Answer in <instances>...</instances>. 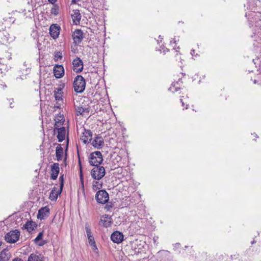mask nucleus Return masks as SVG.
I'll return each instance as SVG.
<instances>
[{"label": "nucleus", "mask_w": 261, "mask_h": 261, "mask_svg": "<svg viewBox=\"0 0 261 261\" xmlns=\"http://www.w3.org/2000/svg\"><path fill=\"white\" fill-rule=\"evenodd\" d=\"M50 12L52 14H54L55 16L57 15L58 14V8H57L56 7L52 8Z\"/></svg>", "instance_id": "33"}, {"label": "nucleus", "mask_w": 261, "mask_h": 261, "mask_svg": "<svg viewBox=\"0 0 261 261\" xmlns=\"http://www.w3.org/2000/svg\"><path fill=\"white\" fill-rule=\"evenodd\" d=\"M111 239L113 242L119 244L123 240V235L119 231H116L111 234Z\"/></svg>", "instance_id": "11"}, {"label": "nucleus", "mask_w": 261, "mask_h": 261, "mask_svg": "<svg viewBox=\"0 0 261 261\" xmlns=\"http://www.w3.org/2000/svg\"><path fill=\"white\" fill-rule=\"evenodd\" d=\"M62 58V53L59 51L55 53L54 59L57 61L59 59H61Z\"/></svg>", "instance_id": "31"}, {"label": "nucleus", "mask_w": 261, "mask_h": 261, "mask_svg": "<svg viewBox=\"0 0 261 261\" xmlns=\"http://www.w3.org/2000/svg\"><path fill=\"white\" fill-rule=\"evenodd\" d=\"M54 73L56 78H61L64 74V69L62 65H56L54 67Z\"/></svg>", "instance_id": "10"}, {"label": "nucleus", "mask_w": 261, "mask_h": 261, "mask_svg": "<svg viewBox=\"0 0 261 261\" xmlns=\"http://www.w3.org/2000/svg\"><path fill=\"white\" fill-rule=\"evenodd\" d=\"M105 169L102 166L94 167L91 171V175L93 178L99 180L105 175Z\"/></svg>", "instance_id": "3"}, {"label": "nucleus", "mask_w": 261, "mask_h": 261, "mask_svg": "<svg viewBox=\"0 0 261 261\" xmlns=\"http://www.w3.org/2000/svg\"><path fill=\"white\" fill-rule=\"evenodd\" d=\"M48 2H49L51 4H55L57 0H48Z\"/></svg>", "instance_id": "38"}, {"label": "nucleus", "mask_w": 261, "mask_h": 261, "mask_svg": "<svg viewBox=\"0 0 261 261\" xmlns=\"http://www.w3.org/2000/svg\"><path fill=\"white\" fill-rule=\"evenodd\" d=\"M112 223V219L111 216L108 215H105L101 217L99 221V225L105 227H109Z\"/></svg>", "instance_id": "8"}, {"label": "nucleus", "mask_w": 261, "mask_h": 261, "mask_svg": "<svg viewBox=\"0 0 261 261\" xmlns=\"http://www.w3.org/2000/svg\"><path fill=\"white\" fill-rule=\"evenodd\" d=\"M102 183L100 181H94L93 182V189L94 191L100 189L102 188Z\"/></svg>", "instance_id": "26"}, {"label": "nucleus", "mask_w": 261, "mask_h": 261, "mask_svg": "<svg viewBox=\"0 0 261 261\" xmlns=\"http://www.w3.org/2000/svg\"><path fill=\"white\" fill-rule=\"evenodd\" d=\"M55 128H57L59 125L63 124L64 122V120L63 119L62 116L57 117L55 119Z\"/></svg>", "instance_id": "27"}, {"label": "nucleus", "mask_w": 261, "mask_h": 261, "mask_svg": "<svg viewBox=\"0 0 261 261\" xmlns=\"http://www.w3.org/2000/svg\"><path fill=\"white\" fill-rule=\"evenodd\" d=\"M73 70L76 73L81 72L83 69V62L80 58H76L72 61Z\"/></svg>", "instance_id": "6"}, {"label": "nucleus", "mask_w": 261, "mask_h": 261, "mask_svg": "<svg viewBox=\"0 0 261 261\" xmlns=\"http://www.w3.org/2000/svg\"><path fill=\"white\" fill-rule=\"evenodd\" d=\"M85 229L87 235V237H91V236H92L91 230L89 226H88V225H86Z\"/></svg>", "instance_id": "32"}, {"label": "nucleus", "mask_w": 261, "mask_h": 261, "mask_svg": "<svg viewBox=\"0 0 261 261\" xmlns=\"http://www.w3.org/2000/svg\"><path fill=\"white\" fill-rule=\"evenodd\" d=\"M9 34L7 33L6 35H4V40H5L6 42H10L13 40V37H10L9 36Z\"/></svg>", "instance_id": "30"}, {"label": "nucleus", "mask_w": 261, "mask_h": 261, "mask_svg": "<svg viewBox=\"0 0 261 261\" xmlns=\"http://www.w3.org/2000/svg\"><path fill=\"white\" fill-rule=\"evenodd\" d=\"M188 104H187V105H186V109H187V108H188Z\"/></svg>", "instance_id": "41"}, {"label": "nucleus", "mask_w": 261, "mask_h": 261, "mask_svg": "<svg viewBox=\"0 0 261 261\" xmlns=\"http://www.w3.org/2000/svg\"><path fill=\"white\" fill-rule=\"evenodd\" d=\"M60 27L56 24H52L50 27L49 33L50 36L56 39L58 37L60 33Z\"/></svg>", "instance_id": "14"}, {"label": "nucleus", "mask_w": 261, "mask_h": 261, "mask_svg": "<svg viewBox=\"0 0 261 261\" xmlns=\"http://www.w3.org/2000/svg\"><path fill=\"white\" fill-rule=\"evenodd\" d=\"M49 214V208L45 206L40 208L38 213L37 218L40 220H43L45 218L48 216Z\"/></svg>", "instance_id": "13"}, {"label": "nucleus", "mask_w": 261, "mask_h": 261, "mask_svg": "<svg viewBox=\"0 0 261 261\" xmlns=\"http://www.w3.org/2000/svg\"><path fill=\"white\" fill-rule=\"evenodd\" d=\"M80 178H81V182H82V188H83V190H84L83 179V177H82V175L81 174V175H80Z\"/></svg>", "instance_id": "35"}, {"label": "nucleus", "mask_w": 261, "mask_h": 261, "mask_svg": "<svg viewBox=\"0 0 261 261\" xmlns=\"http://www.w3.org/2000/svg\"><path fill=\"white\" fill-rule=\"evenodd\" d=\"M63 153V149L61 145L58 144L56 149V158L58 161H61L62 159Z\"/></svg>", "instance_id": "19"}, {"label": "nucleus", "mask_w": 261, "mask_h": 261, "mask_svg": "<svg viewBox=\"0 0 261 261\" xmlns=\"http://www.w3.org/2000/svg\"><path fill=\"white\" fill-rule=\"evenodd\" d=\"M84 132H83L82 136L81 137V140L83 141L84 144H87L91 141L92 140V133L89 129H86L83 128Z\"/></svg>", "instance_id": "7"}, {"label": "nucleus", "mask_w": 261, "mask_h": 261, "mask_svg": "<svg viewBox=\"0 0 261 261\" xmlns=\"http://www.w3.org/2000/svg\"><path fill=\"white\" fill-rule=\"evenodd\" d=\"M43 235V232H40L38 233L37 237L35 239V242L39 246H43L46 243L45 241L42 240V238Z\"/></svg>", "instance_id": "20"}, {"label": "nucleus", "mask_w": 261, "mask_h": 261, "mask_svg": "<svg viewBox=\"0 0 261 261\" xmlns=\"http://www.w3.org/2000/svg\"><path fill=\"white\" fill-rule=\"evenodd\" d=\"M102 154L100 151H95L91 153L89 157V163L94 167L98 166L102 162Z\"/></svg>", "instance_id": "2"}, {"label": "nucleus", "mask_w": 261, "mask_h": 261, "mask_svg": "<svg viewBox=\"0 0 261 261\" xmlns=\"http://www.w3.org/2000/svg\"><path fill=\"white\" fill-rule=\"evenodd\" d=\"M72 2L75 3V0H72Z\"/></svg>", "instance_id": "42"}, {"label": "nucleus", "mask_w": 261, "mask_h": 261, "mask_svg": "<svg viewBox=\"0 0 261 261\" xmlns=\"http://www.w3.org/2000/svg\"><path fill=\"white\" fill-rule=\"evenodd\" d=\"M92 145L95 148L101 149L104 145V141L101 137L97 136L91 143Z\"/></svg>", "instance_id": "9"}, {"label": "nucleus", "mask_w": 261, "mask_h": 261, "mask_svg": "<svg viewBox=\"0 0 261 261\" xmlns=\"http://www.w3.org/2000/svg\"><path fill=\"white\" fill-rule=\"evenodd\" d=\"M73 39L76 44L81 42L83 39V33L81 30H76L72 35Z\"/></svg>", "instance_id": "12"}, {"label": "nucleus", "mask_w": 261, "mask_h": 261, "mask_svg": "<svg viewBox=\"0 0 261 261\" xmlns=\"http://www.w3.org/2000/svg\"><path fill=\"white\" fill-rule=\"evenodd\" d=\"M19 236V231L15 230L7 233L5 236V240L8 243H14L18 240Z\"/></svg>", "instance_id": "5"}, {"label": "nucleus", "mask_w": 261, "mask_h": 261, "mask_svg": "<svg viewBox=\"0 0 261 261\" xmlns=\"http://www.w3.org/2000/svg\"><path fill=\"white\" fill-rule=\"evenodd\" d=\"M55 97L57 100H60L62 99L63 96V92L61 88H58L55 91Z\"/></svg>", "instance_id": "24"}, {"label": "nucleus", "mask_w": 261, "mask_h": 261, "mask_svg": "<svg viewBox=\"0 0 261 261\" xmlns=\"http://www.w3.org/2000/svg\"><path fill=\"white\" fill-rule=\"evenodd\" d=\"M179 82L180 81L179 80V81L177 82L176 84H174L172 87H170L169 90L172 92H174L175 91H177V89H179V88L175 87V85H178Z\"/></svg>", "instance_id": "29"}, {"label": "nucleus", "mask_w": 261, "mask_h": 261, "mask_svg": "<svg viewBox=\"0 0 261 261\" xmlns=\"http://www.w3.org/2000/svg\"><path fill=\"white\" fill-rule=\"evenodd\" d=\"M95 199L98 203L105 204L109 200V194L105 190H100L96 193Z\"/></svg>", "instance_id": "4"}, {"label": "nucleus", "mask_w": 261, "mask_h": 261, "mask_svg": "<svg viewBox=\"0 0 261 261\" xmlns=\"http://www.w3.org/2000/svg\"><path fill=\"white\" fill-rule=\"evenodd\" d=\"M12 261H22V259L21 258H19L18 257L15 258L12 260Z\"/></svg>", "instance_id": "37"}, {"label": "nucleus", "mask_w": 261, "mask_h": 261, "mask_svg": "<svg viewBox=\"0 0 261 261\" xmlns=\"http://www.w3.org/2000/svg\"><path fill=\"white\" fill-rule=\"evenodd\" d=\"M195 53V50L192 49L191 52V54L193 56L194 54Z\"/></svg>", "instance_id": "40"}, {"label": "nucleus", "mask_w": 261, "mask_h": 261, "mask_svg": "<svg viewBox=\"0 0 261 261\" xmlns=\"http://www.w3.org/2000/svg\"><path fill=\"white\" fill-rule=\"evenodd\" d=\"M72 20L75 24L80 23L81 19V15L79 10H75L73 11V14H71Z\"/></svg>", "instance_id": "18"}, {"label": "nucleus", "mask_w": 261, "mask_h": 261, "mask_svg": "<svg viewBox=\"0 0 261 261\" xmlns=\"http://www.w3.org/2000/svg\"><path fill=\"white\" fill-rule=\"evenodd\" d=\"M64 175H61L59 177V180L61 182L60 183V188L62 189L63 185H64Z\"/></svg>", "instance_id": "34"}, {"label": "nucleus", "mask_w": 261, "mask_h": 261, "mask_svg": "<svg viewBox=\"0 0 261 261\" xmlns=\"http://www.w3.org/2000/svg\"><path fill=\"white\" fill-rule=\"evenodd\" d=\"M10 258V255L7 251L3 250L0 254V261H8Z\"/></svg>", "instance_id": "22"}, {"label": "nucleus", "mask_w": 261, "mask_h": 261, "mask_svg": "<svg viewBox=\"0 0 261 261\" xmlns=\"http://www.w3.org/2000/svg\"><path fill=\"white\" fill-rule=\"evenodd\" d=\"M28 261H43V260L41 255L32 253L29 256Z\"/></svg>", "instance_id": "23"}, {"label": "nucleus", "mask_w": 261, "mask_h": 261, "mask_svg": "<svg viewBox=\"0 0 261 261\" xmlns=\"http://www.w3.org/2000/svg\"><path fill=\"white\" fill-rule=\"evenodd\" d=\"M178 40H179V39H178L177 40H176L175 38H174V39H173V40H171V42H171V43L173 42L174 43H176L177 41H178Z\"/></svg>", "instance_id": "36"}, {"label": "nucleus", "mask_w": 261, "mask_h": 261, "mask_svg": "<svg viewBox=\"0 0 261 261\" xmlns=\"http://www.w3.org/2000/svg\"><path fill=\"white\" fill-rule=\"evenodd\" d=\"M86 82L81 75H77L73 82L74 91L77 93H82L85 89Z\"/></svg>", "instance_id": "1"}, {"label": "nucleus", "mask_w": 261, "mask_h": 261, "mask_svg": "<svg viewBox=\"0 0 261 261\" xmlns=\"http://www.w3.org/2000/svg\"><path fill=\"white\" fill-rule=\"evenodd\" d=\"M23 227L28 231H30L34 229L35 224L33 222L27 221Z\"/></svg>", "instance_id": "25"}, {"label": "nucleus", "mask_w": 261, "mask_h": 261, "mask_svg": "<svg viewBox=\"0 0 261 261\" xmlns=\"http://www.w3.org/2000/svg\"><path fill=\"white\" fill-rule=\"evenodd\" d=\"M180 101H181V102L182 103V106H184V105H185V102H184V101H183V99H182V98H181V99H180Z\"/></svg>", "instance_id": "39"}, {"label": "nucleus", "mask_w": 261, "mask_h": 261, "mask_svg": "<svg viewBox=\"0 0 261 261\" xmlns=\"http://www.w3.org/2000/svg\"><path fill=\"white\" fill-rule=\"evenodd\" d=\"M77 115H84L86 113H89V109L87 108H83L82 107H77L76 108Z\"/></svg>", "instance_id": "21"}, {"label": "nucleus", "mask_w": 261, "mask_h": 261, "mask_svg": "<svg viewBox=\"0 0 261 261\" xmlns=\"http://www.w3.org/2000/svg\"><path fill=\"white\" fill-rule=\"evenodd\" d=\"M62 189L60 188V190H57L56 188L54 187L50 192L49 195V198L51 200H56L59 195H60L62 192Z\"/></svg>", "instance_id": "17"}, {"label": "nucleus", "mask_w": 261, "mask_h": 261, "mask_svg": "<svg viewBox=\"0 0 261 261\" xmlns=\"http://www.w3.org/2000/svg\"><path fill=\"white\" fill-rule=\"evenodd\" d=\"M59 165L58 163H54L51 167V178L53 180L57 179L59 173Z\"/></svg>", "instance_id": "15"}, {"label": "nucleus", "mask_w": 261, "mask_h": 261, "mask_svg": "<svg viewBox=\"0 0 261 261\" xmlns=\"http://www.w3.org/2000/svg\"><path fill=\"white\" fill-rule=\"evenodd\" d=\"M57 129L58 135L57 138L59 142L63 141L66 136V129L64 127H61Z\"/></svg>", "instance_id": "16"}, {"label": "nucleus", "mask_w": 261, "mask_h": 261, "mask_svg": "<svg viewBox=\"0 0 261 261\" xmlns=\"http://www.w3.org/2000/svg\"><path fill=\"white\" fill-rule=\"evenodd\" d=\"M88 241H89V244L91 246L95 247H96L95 242L93 236H91V237H88Z\"/></svg>", "instance_id": "28"}]
</instances>
